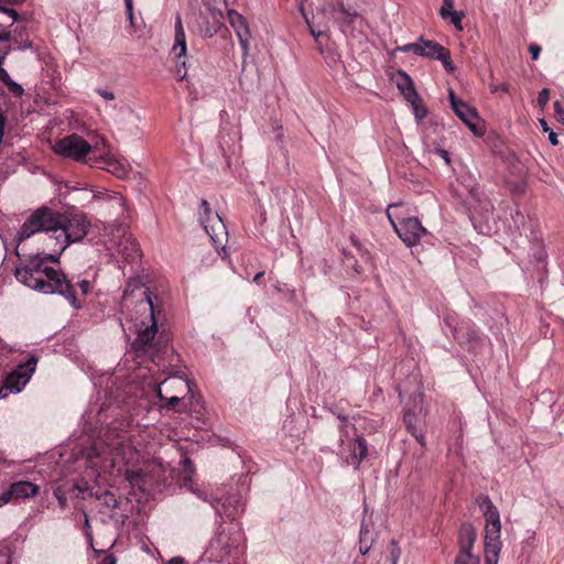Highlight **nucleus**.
<instances>
[{"label": "nucleus", "instance_id": "nucleus-12", "mask_svg": "<svg viewBox=\"0 0 564 564\" xmlns=\"http://www.w3.org/2000/svg\"><path fill=\"white\" fill-rule=\"evenodd\" d=\"M89 161L91 166L104 169L119 178L128 177L131 170L130 165L126 161L118 159L109 151L100 154L99 156H90Z\"/></svg>", "mask_w": 564, "mask_h": 564}, {"label": "nucleus", "instance_id": "nucleus-20", "mask_svg": "<svg viewBox=\"0 0 564 564\" xmlns=\"http://www.w3.org/2000/svg\"><path fill=\"white\" fill-rule=\"evenodd\" d=\"M102 210L113 216H121L124 213V199L119 193L112 192L105 204L99 206Z\"/></svg>", "mask_w": 564, "mask_h": 564}, {"label": "nucleus", "instance_id": "nucleus-4", "mask_svg": "<svg viewBox=\"0 0 564 564\" xmlns=\"http://www.w3.org/2000/svg\"><path fill=\"white\" fill-rule=\"evenodd\" d=\"M299 8L322 54H324L322 41L328 37L326 31L329 22L332 20L341 21L351 17L349 10L344 7L343 0H328L311 19L305 11L303 1L300 2Z\"/></svg>", "mask_w": 564, "mask_h": 564}, {"label": "nucleus", "instance_id": "nucleus-2", "mask_svg": "<svg viewBox=\"0 0 564 564\" xmlns=\"http://www.w3.org/2000/svg\"><path fill=\"white\" fill-rule=\"evenodd\" d=\"M132 304L134 311L128 319L137 335L132 349L138 356H149L153 360V340L158 333L155 306L149 290L138 281L129 282L123 293L124 307L129 308Z\"/></svg>", "mask_w": 564, "mask_h": 564}, {"label": "nucleus", "instance_id": "nucleus-27", "mask_svg": "<svg viewBox=\"0 0 564 564\" xmlns=\"http://www.w3.org/2000/svg\"><path fill=\"white\" fill-rule=\"evenodd\" d=\"M448 18L457 31L460 32L464 30L463 19L465 18V13L463 11L453 12Z\"/></svg>", "mask_w": 564, "mask_h": 564}, {"label": "nucleus", "instance_id": "nucleus-30", "mask_svg": "<svg viewBox=\"0 0 564 564\" xmlns=\"http://www.w3.org/2000/svg\"><path fill=\"white\" fill-rule=\"evenodd\" d=\"M550 99V90L547 88H543L538 95V104L543 109Z\"/></svg>", "mask_w": 564, "mask_h": 564}, {"label": "nucleus", "instance_id": "nucleus-35", "mask_svg": "<svg viewBox=\"0 0 564 564\" xmlns=\"http://www.w3.org/2000/svg\"><path fill=\"white\" fill-rule=\"evenodd\" d=\"M529 52L531 54V57L532 59H538L539 56H540V53H541V46L535 44V43H532L529 45Z\"/></svg>", "mask_w": 564, "mask_h": 564}, {"label": "nucleus", "instance_id": "nucleus-19", "mask_svg": "<svg viewBox=\"0 0 564 564\" xmlns=\"http://www.w3.org/2000/svg\"><path fill=\"white\" fill-rule=\"evenodd\" d=\"M138 453L129 443L119 442L115 448L112 462L121 459L124 464H134L138 460Z\"/></svg>", "mask_w": 564, "mask_h": 564}, {"label": "nucleus", "instance_id": "nucleus-6", "mask_svg": "<svg viewBox=\"0 0 564 564\" xmlns=\"http://www.w3.org/2000/svg\"><path fill=\"white\" fill-rule=\"evenodd\" d=\"M37 358L30 356L26 362L19 365L4 379L0 387V399H6L10 394L21 392L31 380L35 372Z\"/></svg>", "mask_w": 564, "mask_h": 564}, {"label": "nucleus", "instance_id": "nucleus-55", "mask_svg": "<svg viewBox=\"0 0 564 564\" xmlns=\"http://www.w3.org/2000/svg\"><path fill=\"white\" fill-rule=\"evenodd\" d=\"M444 159H445L447 162L449 161V160H448V158H447V154H446V153L444 154Z\"/></svg>", "mask_w": 564, "mask_h": 564}, {"label": "nucleus", "instance_id": "nucleus-51", "mask_svg": "<svg viewBox=\"0 0 564 564\" xmlns=\"http://www.w3.org/2000/svg\"><path fill=\"white\" fill-rule=\"evenodd\" d=\"M368 551H369V547H368V546H362V545L360 546V553H361L362 555L367 554V553H368Z\"/></svg>", "mask_w": 564, "mask_h": 564}, {"label": "nucleus", "instance_id": "nucleus-10", "mask_svg": "<svg viewBox=\"0 0 564 564\" xmlns=\"http://www.w3.org/2000/svg\"><path fill=\"white\" fill-rule=\"evenodd\" d=\"M476 530L470 523H464L458 532L459 551L454 564H479V557L473 554Z\"/></svg>", "mask_w": 564, "mask_h": 564}, {"label": "nucleus", "instance_id": "nucleus-29", "mask_svg": "<svg viewBox=\"0 0 564 564\" xmlns=\"http://www.w3.org/2000/svg\"><path fill=\"white\" fill-rule=\"evenodd\" d=\"M110 194H111V192H108L106 189L95 191L93 193V199H95L96 202H98L101 205V204H105V202L108 199Z\"/></svg>", "mask_w": 564, "mask_h": 564}, {"label": "nucleus", "instance_id": "nucleus-17", "mask_svg": "<svg viewBox=\"0 0 564 564\" xmlns=\"http://www.w3.org/2000/svg\"><path fill=\"white\" fill-rule=\"evenodd\" d=\"M162 390L171 394H185L192 393V383L182 377H171L164 380L161 384Z\"/></svg>", "mask_w": 564, "mask_h": 564}, {"label": "nucleus", "instance_id": "nucleus-21", "mask_svg": "<svg viewBox=\"0 0 564 564\" xmlns=\"http://www.w3.org/2000/svg\"><path fill=\"white\" fill-rule=\"evenodd\" d=\"M445 324L452 328V333H453V336L454 338L459 341V343H464L465 340H469L471 338H474L476 336V332L473 329L469 333H467L465 335V328L466 326L463 325V324H459L455 317L453 316H447L445 318Z\"/></svg>", "mask_w": 564, "mask_h": 564}, {"label": "nucleus", "instance_id": "nucleus-25", "mask_svg": "<svg viewBox=\"0 0 564 564\" xmlns=\"http://www.w3.org/2000/svg\"><path fill=\"white\" fill-rule=\"evenodd\" d=\"M156 394L160 398V400L165 401V404H163V406L165 408H173L181 401V394H171L170 397L164 395L161 386H158Z\"/></svg>", "mask_w": 564, "mask_h": 564}, {"label": "nucleus", "instance_id": "nucleus-9", "mask_svg": "<svg viewBox=\"0 0 564 564\" xmlns=\"http://www.w3.org/2000/svg\"><path fill=\"white\" fill-rule=\"evenodd\" d=\"M398 205H390L387 210L388 218L394 228L400 239L409 247L415 246L420 242L421 238L426 234V229L421 225L420 220L415 217H409L400 223L392 219L391 210L397 208Z\"/></svg>", "mask_w": 564, "mask_h": 564}, {"label": "nucleus", "instance_id": "nucleus-8", "mask_svg": "<svg viewBox=\"0 0 564 564\" xmlns=\"http://www.w3.org/2000/svg\"><path fill=\"white\" fill-rule=\"evenodd\" d=\"M199 221L216 249L221 248L223 258H227L223 241L226 240L227 231L223 219L212 212L207 200H202L199 206Z\"/></svg>", "mask_w": 564, "mask_h": 564}, {"label": "nucleus", "instance_id": "nucleus-32", "mask_svg": "<svg viewBox=\"0 0 564 564\" xmlns=\"http://www.w3.org/2000/svg\"><path fill=\"white\" fill-rule=\"evenodd\" d=\"M7 53L0 56V80L6 85L7 82L11 80L12 78L8 74V72L2 67L4 59H6Z\"/></svg>", "mask_w": 564, "mask_h": 564}, {"label": "nucleus", "instance_id": "nucleus-11", "mask_svg": "<svg viewBox=\"0 0 564 564\" xmlns=\"http://www.w3.org/2000/svg\"><path fill=\"white\" fill-rule=\"evenodd\" d=\"M448 97L451 106L456 116L469 128V130L475 135H482L484 127L476 109L470 107L465 101L457 99L453 90H449Z\"/></svg>", "mask_w": 564, "mask_h": 564}, {"label": "nucleus", "instance_id": "nucleus-47", "mask_svg": "<svg viewBox=\"0 0 564 564\" xmlns=\"http://www.w3.org/2000/svg\"><path fill=\"white\" fill-rule=\"evenodd\" d=\"M549 141L553 144V145H556L557 144V137H556V133L550 131L549 133Z\"/></svg>", "mask_w": 564, "mask_h": 564}, {"label": "nucleus", "instance_id": "nucleus-33", "mask_svg": "<svg viewBox=\"0 0 564 564\" xmlns=\"http://www.w3.org/2000/svg\"><path fill=\"white\" fill-rule=\"evenodd\" d=\"M391 545H392L391 551H390L391 564H398L399 558H400V554H401V550L395 544V542H392Z\"/></svg>", "mask_w": 564, "mask_h": 564}, {"label": "nucleus", "instance_id": "nucleus-23", "mask_svg": "<svg viewBox=\"0 0 564 564\" xmlns=\"http://www.w3.org/2000/svg\"><path fill=\"white\" fill-rule=\"evenodd\" d=\"M465 181L467 182L466 187H467V191H468L470 199H471L466 203L469 205V208H475L474 202L480 203L482 199V193H481L477 182L471 176H468Z\"/></svg>", "mask_w": 564, "mask_h": 564}, {"label": "nucleus", "instance_id": "nucleus-40", "mask_svg": "<svg viewBox=\"0 0 564 564\" xmlns=\"http://www.w3.org/2000/svg\"><path fill=\"white\" fill-rule=\"evenodd\" d=\"M509 89H510V86L507 83H503L501 85L491 86L492 93H498V91L508 93Z\"/></svg>", "mask_w": 564, "mask_h": 564}, {"label": "nucleus", "instance_id": "nucleus-1", "mask_svg": "<svg viewBox=\"0 0 564 564\" xmlns=\"http://www.w3.org/2000/svg\"><path fill=\"white\" fill-rule=\"evenodd\" d=\"M90 228V221L82 213H56L41 207L30 215L20 231L19 240L30 238L36 232H45L47 246H53L55 253H36L15 269V278L25 286L43 294H61L69 304L79 308L73 285L62 271L46 264L58 262L62 252L74 242L80 241Z\"/></svg>", "mask_w": 564, "mask_h": 564}, {"label": "nucleus", "instance_id": "nucleus-5", "mask_svg": "<svg viewBox=\"0 0 564 564\" xmlns=\"http://www.w3.org/2000/svg\"><path fill=\"white\" fill-rule=\"evenodd\" d=\"M53 151L64 158L76 162L89 163V158L100 151L99 143L91 145L79 134L73 133L55 142Z\"/></svg>", "mask_w": 564, "mask_h": 564}, {"label": "nucleus", "instance_id": "nucleus-31", "mask_svg": "<svg viewBox=\"0 0 564 564\" xmlns=\"http://www.w3.org/2000/svg\"><path fill=\"white\" fill-rule=\"evenodd\" d=\"M6 86L15 96H21L24 91L22 86L20 84H18L17 82H14L13 79L7 82Z\"/></svg>", "mask_w": 564, "mask_h": 564}, {"label": "nucleus", "instance_id": "nucleus-22", "mask_svg": "<svg viewBox=\"0 0 564 564\" xmlns=\"http://www.w3.org/2000/svg\"><path fill=\"white\" fill-rule=\"evenodd\" d=\"M11 494L15 498H30L39 494V487L30 481H18L11 485Z\"/></svg>", "mask_w": 564, "mask_h": 564}, {"label": "nucleus", "instance_id": "nucleus-24", "mask_svg": "<svg viewBox=\"0 0 564 564\" xmlns=\"http://www.w3.org/2000/svg\"><path fill=\"white\" fill-rule=\"evenodd\" d=\"M0 14L7 15L11 20V24L17 20V12L14 10L0 7ZM10 35L8 29L0 23V41H9Z\"/></svg>", "mask_w": 564, "mask_h": 564}, {"label": "nucleus", "instance_id": "nucleus-38", "mask_svg": "<svg viewBox=\"0 0 564 564\" xmlns=\"http://www.w3.org/2000/svg\"><path fill=\"white\" fill-rule=\"evenodd\" d=\"M413 419H414V415L411 414V413H405L404 414V423L406 424V427L410 432H412L413 430H415V426L413 424Z\"/></svg>", "mask_w": 564, "mask_h": 564}, {"label": "nucleus", "instance_id": "nucleus-41", "mask_svg": "<svg viewBox=\"0 0 564 564\" xmlns=\"http://www.w3.org/2000/svg\"><path fill=\"white\" fill-rule=\"evenodd\" d=\"M79 288H80V291L83 293V295H86L88 294L89 290H90V283L89 281L87 280H83L78 283Z\"/></svg>", "mask_w": 564, "mask_h": 564}, {"label": "nucleus", "instance_id": "nucleus-44", "mask_svg": "<svg viewBox=\"0 0 564 564\" xmlns=\"http://www.w3.org/2000/svg\"><path fill=\"white\" fill-rule=\"evenodd\" d=\"M105 499H106V503H108V505L112 503L113 506H116V498L112 494L107 491L105 494Z\"/></svg>", "mask_w": 564, "mask_h": 564}, {"label": "nucleus", "instance_id": "nucleus-39", "mask_svg": "<svg viewBox=\"0 0 564 564\" xmlns=\"http://www.w3.org/2000/svg\"><path fill=\"white\" fill-rule=\"evenodd\" d=\"M98 95L104 98L105 100H113L115 99V95L112 91L110 90H107V89H98Z\"/></svg>", "mask_w": 564, "mask_h": 564}, {"label": "nucleus", "instance_id": "nucleus-43", "mask_svg": "<svg viewBox=\"0 0 564 564\" xmlns=\"http://www.w3.org/2000/svg\"><path fill=\"white\" fill-rule=\"evenodd\" d=\"M422 102H417V110L416 108H413L414 109V112H415V116L417 118H423L425 116V109L422 107L421 105Z\"/></svg>", "mask_w": 564, "mask_h": 564}, {"label": "nucleus", "instance_id": "nucleus-26", "mask_svg": "<svg viewBox=\"0 0 564 564\" xmlns=\"http://www.w3.org/2000/svg\"><path fill=\"white\" fill-rule=\"evenodd\" d=\"M453 12H456V10H454V0H443V4L440 8L441 18L447 19Z\"/></svg>", "mask_w": 564, "mask_h": 564}, {"label": "nucleus", "instance_id": "nucleus-13", "mask_svg": "<svg viewBox=\"0 0 564 564\" xmlns=\"http://www.w3.org/2000/svg\"><path fill=\"white\" fill-rule=\"evenodd\" d=\"M228 21L231 28L235 30L243 54L247 55L249 53V41L251 33L246 18L235 10H229Z\"/></svg>", "mask_w": 564, "mask_h": 564}, {"label": "nucleus", "instance_id": "nucleus-7", "mask_svg": "<svg viewBox=\"0 0 564 564\" xmlns=\"http://www.w3.org/2000/svg\"><path fill=\"white\" fill-rule=\"evenodd\" d=\"M398 51L402 53H413L432 59H438L448 72H453L455 68L451 61L449 51L434 41L420 37L414 43H408L399 46Z\"/></svg>", "mask_w": 564, "mask_h": 564}, {"label": "nucleus", "instance_id": "nucleus-16", "mask_svg": "<svg viewBox=\"0 0 564 564\" xmlns=\"http://www.w3.org/2000/svg\"><path fill=\"white\" fill-rule=\"evenodd\" d=\"M187 52V44H186V35L184 31V26L182 23V19L180 14L176 15L175 19V34H174V43L171 48V54L175 58H185Z\"/></svg>", "mask_w": 564, "mask_h": 564}, {"label": "nucleus", "instance_id": "nucleus-45", "mask_svg": "<svg viewBox=\"0 0 564 564\" xmlns=\"http://www.w3.org/2000/svg\"><path fill=\"white\" fill-rule=\"evenodd\" d=\"M166 564H184V558L181 556H175L171 558Z\"/></svg>", "mask_w": 564, "mask_h": 564}, {"label": "nucleus", "instance_id": "nucleus-37", "mask_svg": "<svg viewBox=\"0 0 564 564\" xmlns=\"http://www.w3.org/2000/svg\"><path fill=\"white\" fill-rule=\"evenodd\" d=\"M126 9H127V15L130 21V23H133V3L132 0H124Z\"/></svg>", "mask_w": 564, "mask_h": 564}, {"label": "nucleus", "instance_id": "nucleus-48", "mask_svg": "<svg viewBox=\"0 0 564 564\" xmlns=\"http://www.w3.org/2000/svg\"><path fill=\"white\" fill-rule=\"evenodd\" d=\"M176 74L178 75L180 79H184L186 76V70H182L181 67H178Z\"/></svg>", "mask_w": 564, "mask_h": 564}, {"label": "nucleus", "instance_id": "nucleus-52", "mask_svg": "<svg viewBox=\"0 0 564 564\" xmlns=\"http://www.w3.org/2000/svg\"><path fill=\"white\" fill-rule=\"evenodd\" d=\"M183 464H184V466H188V467H189V469L192 470V462H191L189 459L185 458V459L183 460Z\"/></svg>", "mask_w": 564, "mask_h": 564}, {"label": "nucleus", "instance_id": "nucleus-49", "mask_svg": "<svg viewBox=\"0 0 564 564\" xmlns=\"http://www.w3.org/2000/svg\"><path fill=\"white\" fill-rule=\"evenodd\" d=\"M539 122H540V126L542 127V129H543L545 132H546V131H549L547 123H546V121H545L544 119H540V120H539Z\"/></svg>", "mask_w": 564, "mask_h": 564}, {"label": "nucleus", "instance_id": "nucleus-53", "mask_svg": "<svg viewBox=\"0 0 564 564\" xmlns=\"http://www.w3.org/2000/svg\"><path fill=\"white\" fill-rule=\"evenodd\" d=\"M85 525L88 527L89 525V521H88V518L86 517L85 518Z\"/></svg>", "mask_w": 564, "mask_h": 564}, {"label": "nucleus", "instance_id": "nucleus-42", "mask_svg": "<svg viewBox=\"0 0 564 564\" xmlns=\"http://www.w3.org/2000/svg\"><path fill=\"white\" fill-rule=\"evenodd\" d=\"M411 434L416 438V441H417L422 446H424V445H425V441H424V436H423V434H422V433H419V432L416 431V429H415V430H413V431L411 432Z\"/></svg>", "mask_w": 564, "mask_h": 564}, {"label": "nucleus", "instance_id": "nucleus-14", "mask_svg": "<svg viewBox=\"0 0 564 564\" xmlns=\"http://www.w3.org/2000/svg\"><path fill=\"white\" fill-rule=\"evenodd\" d=\"M223 22L224 15L221 11L216 8H208L202 17L199 31L204 36L210 37L220 30Z\"/></svg>", "mask_w": 564, "mask_h": 564}, {"label": "nucleus", "instance_id": "nucleus-28", "mask_svg": "<svg viewBox=\"0 0 564 564\" xmlns=\"http://www.w3.org/2000/svg\"><path fill=\"white\" fill-rule=\"evenodd\" d=\"M0 564H11V552L4 542H0Z\"/></svg>", "mask_w": 564, "mask_h": 564}, {"label": "nucleus", "instance_id": "nucleus-15", "mask_svg": "<svg viewBox=\"0 0 564 564\" xmlns=\"http://www.w3.org/2000/svg\"><path fill=\"white\" fill-rule=\"evenodd\" d=\"M397 87L406 101H409L413 108L417 109V102L421 101V98L414 88L412 79L404 72L398 73Z\"/></svg>", "mask_w": 564, "mask_h": 564}, {"label": "nucleus", "instance_id": "nucleus-46", "mask_svg": "<svg viewBox=\"0 0 564 564\" xmlns=\"http://www.w3.org/2000/svg\"><path fill=\"white\" fill-rule=\"evenodd\" d=\"M117 561L115 558V556L112 555H107L104 561H102V564H116Z\"/></svg>", "mask_w": 564, "mask_h": 564}, {"label": "nucleus", "instance_id": "nucleus-54", "mask_svg": "<svg viewBox=\"0 0 564 564\" xmlns=\"http://www.w3.org/2000/svg\"><path fill=\"white\" fill-rule=\"evenodd\" d=\"M185 64H186V63H185V59H183V61L181 62V65H182V67H183V68L185 67Z\"/></svg>", "mask_w": 564, "mask_h": 564}, {"label": "nucleus", "instance_id": "nucleus-3", "mask_svg": "<svg viewBox=\"0 0 564 564\" xmlns=\"http://www.w3.org/2000/svg\"><path fill=\"white\" fill-rule=\"evenodd\" d=\"M476 503L485 519V564H498L502 545L500 512L488 496H479L476 499Z\"/></svg>", "mask_w": 564, "mask_h": 564}, {"label": "nucleus", "instance_id": "nucleus-34", "mask_svg": "<svg viewBox=\"0 0 564 564\" xmlns=\"http://www.w3.org/2000/svg\"><path fill=\"white\" fill-rule=\"evenodd\" d=\"M554 112L557 121L564 124V108L560 101L554 102Z\"/></svg>", "mask_w": 564, "mask_h": 564}, {"label": "nucleus", "instance_id": "nucleus-50", "mask_svg": "<svg viewBox=\"0 0 564 564\" xmlns=\"http://www.w3.org/2000/svg\"><path fill=\"white\" fill-rule=\"evenodd\" d=\"M264 272H258L254 278H253V281L256 283H258L260 281V279L263 276Z\"/></svg>", "mask_w": 564, "mask_h": 564}, {"label": "nucleus", "instance_id": "nucleus-36", "mask_svg": "<svg viewBox=\"0 0 564 564\" xmlns=\"http://www.w3.org/2000/svg\"><path fill=\"white\" fill-rule=\"evenodd\" d=\"M13 497L14 495L11 494V488L8 491L0 495V507L9 503Z\"/></svg>", "mask_w": 564, "mask_h": 564}, {"label": "nucleus", "instance_id": "nucleus-18", "mask_svg": "<svg viewBox=\"0 0 564 564\" xmlns=\"http://www.w3.org/2000/svg\"><path fill=\"white\" fill-rule=\"evenodd\" d=\"M350 455L347 462L354 465L356 468L359 467L362 459L367 456L368 447L367 442L362 437H357L352 444L349 445Z\"/></svg>", "mask_w": 564, "mask_h": 564}]
</instances>
